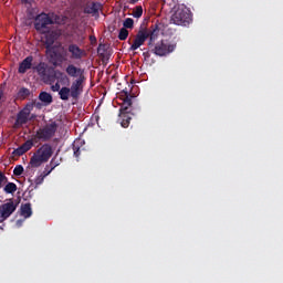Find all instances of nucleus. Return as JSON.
<instances>
[{
    "label": "nucleus",
    "instance_id": "f257e3e1",
    "mask_svg": "<svg viewBox=\"0 0 283 283\" xmlns=\"http://www.w3.org/2000/svg\"><path fill=\"white\" fill-rule=\"evenodd\" d=\"M158 32H160V29L158 28V24L153 25V29H140L136 36L135 40L133 41V44L130 45V51L136 52L140 45L145 44V41H148V46L151 48L154 43L156 42V39H158Z\"/></svg>",
    "mask_w": 283,
    "mask_h": 283
},
{
    "label": "nucleus",
    "instance_id": "f03ea898",
    "mask_svg": "<svg viewBox=\"0 0 283 283\" xmlns=\"http://www.w3.org/2000/svg\"><path fill=\"white\" fill-rule=\"evenodd\" d=\"M54 154V150L52 149V145L44 144L40 148L36 149L35 154L30 159L29 167H32V169H38V167H41L44 163H48L50 158H52V155Z\"/></svg>",
    "mask_w": 283,
    "mask_h": 283
},
{
    "label": "nucleus",
    "instance_id": "7ed1b4c3",
    "mask_svg": "<svg viewBox=\"0 0 283 283\" xmlns=\"http://www.w3.org/2000/svg\"><path fill=\"white\" fill-rule=\"evenodd\" d=\"M33 70H35L38 76L45 83V85L54 84V74L56 72L54 66H50L45 62H40Z\"/></svg>",
    "mask_w": 283,
    "mask_h": 283
},
{
    "label": "nucleus",
    "instance_id": "20e7f679",
    "mask_svg": "<svg viewBox=\"0 0 283 283\" xmlns=\"http://www.w3.org/2000/svg\"><path fill=\"white\" fill-rule=\"evenodd\" d=\"M171 23L175 25L187 27L191 23V11L187 8L177 9L170 19Z\"/></svg>",
    "mask_w": 283,
    "mask_h": 283
},
{
    "label": "nucleus",
    "instance_id": "39448f33",
    "mask_svg": "<svg viewBox=\"0 0 283 283\" xmlns=\"http://www.w3.org/2000/svg\"><path fill=\"white\" fill-rule=\"evenodd\" d=\"M31 113H32V105L28 104L23 109H21L17 114V118L13 124V127H15V129H19L22 125H28L29 120L36 118V115L30 116Z\"/></svg>",
    "mask_w": 283,
    "mask_h": 283
},
{
    "label": "nucleus",
    "instance_id": "423d86ee",
    "mask_svg": "<svg viewBox=\"0 0 283 283\" xmlns=\"http://www.w3.org/2000/svg\"><path fill=\"white\" fill-rule=\"evenodd\" d=\"M56 122H52L51 124L38 129L35 138H38V140H43V143H46V140H50L54 136V134H56Z\"/></svg>",
    "mask_w": 283,
    "mask_h": 283
},
{
    "label": "nucleus",
    "instance_id": "0eeeda50",
    "mask_svg": "<svg viewBox=\"0 0 283 283\" xmlns=\"http://www.w3.org/2000/svg\"><path fill=\"white\" fill-rule=\"evenodd\" d=\"M174 50H176V44L167 40H161L154 46L153 52L156 56H167V54H171Z\"/></svg>",
    "mask_w": 283,
    "mask_h": 283
},
{
    "label": "nucleus",
    "instance_id": "6e6552de",
    "mask_svg": "<svg viewBox=\"0 0 283 283\" xmlns=\"http://www.w3.org/2000/svg\"><path fill=\"white\" fill-rule=\"evenodd\" d=\"M122 94H124L125 98L119 108V114H132V116H136L140 109L132 106V96L129 95V91L123 90Z\"/></svg>",
    "mask_w": 283,
    "mask_h": 283
},
{
    "label": "nucleus",
    "instance_id": "1a4fd4ad",
    "mask_svg": "<svg viewBox=\"0 0 283 283\" xmlns=\"http://www.w3.org/2000/svg\"><path fill=\"white\" fill-rule=\"evenodd\" d=\"M54 23V20L50 18V15L45 12H42L38 14L34 19V28L38 32H41V30H45L48 25H52Z\"/></svg>",
    "mask_w": 283,
    "mask_h": 283
},
{
    "label": "nucleus",
    "instance_id": "9d476101",
    "mask_svg": "<svg viewBox=\"0 0 283 283\" xmlns=\"http://www.w3.org/2000/svg\"><path fill=\"white\" fill-rule=\"evenodd\" d=\"M83 83H85V77H77L72 82L71 87H69L71 98H74V101L78 99V96L83 94Z\"/></svg>",
    "mask_w": 283,
    "mask_h": 283
},
{
    "label": "nucleus",
    "instance_id": "9b49d317",
    "mask_svg": "<svg viewBox=\"0 0 283 283\" xmlns=\"http://www.w3.org/2000/svg\"><path fill=\"white\" fill-rule=\"evenodd\" d=\"M67 51L71 54L70 59L73 61H81L87 56V52L75 43L69 44Z\"/></svg>",
    "mask_w": 283,
    "mask_h": 283
},
{
    "label": "nucleus",
    "instance_id": "f8f14e48",
    "mask_svg": "<svg viewBox=\"0 0 283 283\" xmlns=\"http://www.w3.org/2000/svg\"><path fill=\"white\" fill-rule=\"evenodd\" d=\"M17 207L18 205L14 203V200L10 199L9 202L7 203H2L0 206V213L2 214V218L4 220H8V218H10V216H12V213H14V211H17Z\"/></svg>",
    "mask_w": 283,
    "mask_h": 283
},
{
    "label": "nucleus",
    "instance_id": "ddd939ff",
    "mask_svg": "<svg viewBox=\"0 0 283 283\" xmlns=\"http://www.w3.org/2000/svg\"><path fill=\"white\" fill-rule=\"evenodd\" d=\"M65 73L71 78H85V70L75 66L74 64H69L65 69Z\"/></svg>",
    "mask_w": 283,
    "mask_h": 283
},
{
    "label": "nucleus",
    "instance_id": "4468645a",
    "mask_svg": "<svg viewBox=\"0 0 283 283\" xmlns=\"http://www.w3.org/2000/svg\"><path fill=\"white\" fill-rule=\"evenodd\" d=\"M103 10V3L101 2H87L84 7V14H92V17H98V12Z\"/></svg>",
    "mask_w": 283,
    "mask_h": 283
},
{
    "label": "nucleus",
    "instance_id": "2eb2a0df",
    "mask_svg": "<svg viewBox=\"0 0 283 283\" xmlns=\"http://www.w3.org/2000/svg\"><path fill=\"white\" fill-rule=\"evenodd\" d=\"M32 147H34V139H29L24 144H22L20 147L15 148L12 151V156H18V157L23 156V154H28V151H30Z\"/></svg>",
    "mask_w": 283,
    "mask_h": 283
},
{
    "label": "nucleus",
    "instance_id": "dca6fc26",
    "mask_svg": "<svg viewBox=\"0 0 283 283\" xmlns=\"http://www.w3.org/2000/svg\"><path fill=\"white\" fill-rule=\"evenodd\" d=\"M56 81L61 85H70V75L61 70H55V73L53 75V83H55Z\"/></svg>",
    "mask_w": 283,
    "mask_h": 283
},
{
    "label": "nucleus",
    "instance_id": "f3484780",
    "mask_svg": "<svg viewBox=\"0 0 283 283\" xmlns=\"http://www.w3.org/2000/svg\"><path fill=\"white\" fill-rule=\"evenodd\" d=\"M34 61V57L32 55L27 56L20 64L18 72L19 74H25L28 70H32V62Z\"/></svg>",
    "mask_w": 283,
    "mask_h": 283
},
{
    "label": "nucleus",
    "instance_id": "a211bd4d",
    "mask_svg": "<svg viewBox=\"0 0 283 283\" xmlns=\"http://www.w3.org/2000/svg\"><path fill=\"white\" fill-rule=\"evenodd\" d=\"M97 54L102 61H108L109 56H107V44H99L97 48Z\"/></svg>",
    "mask_w": 283,
    "mask_h": 283
},
{
    "label": "nucleus",
    "instance_id": "6ab92c4d",
    "mask_svg": "<svg viewBox=\"0 0 283 283\" xmlns=\"http://www.w3.org/2000/svg\"><path fill=\"white\" fill-rule=\"evenodd\" d=\"M119 118L122 119V127L127 128L129 127V123L132 120V113H119Z\"/></svg>",
    "mask_w": 283,
    "mask_h": 283
},
{
    "label": "nucleus",
    "instance_id": "aec40b11",
    "mask_svg": "<svg viewBox=\"0 0 283 283\" xmlns=\"http://www.w3.org/2000/svg\"><path fill=\"white\" fill-rule=\"evenodd\" d=\"M21 216L23 218H31L32 217V205L31 203H24L20 208Z\"/></svg>",
    "mask_w": 283,
    "mask_h": 283
},
{
    "label": "nucleus",
    "instance_id": "412c9836",
    "mask_svg": "<svg viewBox=\"0 0 283 283\" xmlns=\"http://www.w3.org/2000/svg\"><path fill=\"white\" fill-rule=\"evenodd\" d=\"M56 41V38L52 34H46L45 40H44V45L46 52H51L52 45H54V42Z\"/></svg>",
    "mask_w": 283,
    "mask_h": 283
},
{
    "label": "nucleus",
    "instance_id": "4be33fe9",
    "mask_svg": "<svg viewBox=\"0 0 283 283\" xmlns=\"http://www.w3.org/2000/svg\"><path fill=\"white\" fill-rule=\"evenodd\" d=\"M59 96L61 101H70V96H72V92L70 91V87L64 86L60 90Z\"/></svg>",
    "mask_w": 283,
    "mask_h": 283
},
{
    "label": "nucleus",
    "instance_id": "5701e85b",
    "mask_svg": "<svg viewBox=\"0 0 283 283\" xmlns=\"http://www.w3.org/2000/svg\"><path fill=\"white\" fill-rule=\"evenodd\" d=\"M39 99L45 105H50L52 103V94L48 92H41L39 95Z\"/></svg>",
    "mask_w": 283,
    "mask_h": 283
},
{
    "label": "nucleus",
    "instance_id": "b1692460",
    "mask_svg": "<svg viewBox=\"0 0 283 283\" xmlns=\"http://www.w3.org/2000/svg\"><path fill=\"white\" fill-rule=\"evenodd\" d=\"M59 165H61V161L59 159H56V157H53L49 164L50 170L46 171L44 176H50L52 174V171H54V169H56V167H59Z\"/></svg>",
    "mask_w": 283,
    "mask_h": 283
},
{
    "label": "nucleus",
    "instance_id": "393cba45",
    "mask_svg": "<svg viewBox=\"0 0 283 283\" xmlns=\"http://www.w3.org/2000/svg\"><path fill=\"white\" fill-rule=\"evenodd\" d=\"M3 190L6 193H14L17 191V184L8 182Z\"/></svg>",
    "mask_w": 283,
    "mask_h": 283
},
{
    "label": "nucleus",
    "instance_id": "a878e982",
    "mask_svg": "<svg viewBox=\"0 0 283 283\" xmlns=\"http://www.w3.org/2000/svg\"><path fill=\"white\" fill-rule=\"evenodd\" d=\"M127 36H129V31L123 27L119 30L118 39L119 41H127Z\"/></svg>",
    "mask_w": 283,
    "mask_h": 283
},
{
    "label": "nucleus",
    "instance_id": "bb28decb",
    "mask_svg": "<svg viewBox=\"0 0 283 283\" xmlns=\"http://www.w3.org/2000/svg\"><path fill=\"white\" fill-rule=\"evenodd\" d=\"M123 25L126 30H132L134 28V19L127 18L124 20Z\"/></svg>",
    "mask_w": 283,
    "mask_h": 283
},
{
    "label": "nucleus",
    "instance_id": "cd10ccee",
    "mask_svg": "<svg viewBox=\"0 0 283 283\" xmlns=\"http://www.w3.org/2000/svg\"><path fill=\"white\" fill-rule=\"evenodd\" d=\"M18 96L20 98H28V96H30V88H25V87L20 88Z\"/></svg>",
    "mask_w": 283,
    "mask_h": 283
},
{
    "label": "nucleus",
    "instance_id": "c85d7f7f",
    "mask_svg": "<svg viewBox=\"0 0 283 283\" xmlns=\"http://www.w3.org/2000/svg\"><path fill=\"white\" fill-rule=\"evenodd\" d=\"M133 17L135 19H140V17H143V7L142 6H137L135 8V10L133 11Z\"/></svg>",
    "mask_w": 283,
    "mask_h": 283
},
{
    "label": "nucleus",
    "instance_id": "c756f323",
    "mask_svg": "<svg viewBox=\"0 0 283 283\" xmlns=\"http://www.w3.org/2000/svg\"><path fill=\"white\" fill-rule=\"evenodd\" d=\"M23 167L21 165H17L13 169V176H23Z\"/></svg>",
    "mask_w": 283,
    "mask_h": 283
},
{
    "label": "nucleus",
    "instance_id": "7c9ffc66",
    "mask_svg": "<svg viewBox=\"0 0 283 283\" xmlns=\"http://www.w3.org/2000/svg\"><path fill=\"white\" fill-rule=\"evenodd\" d=\"M45 175H40L39 177L35 178V185L39 186V185H43V181L45 180Z\"/></svg>",
    "mask_w": 283,
    "mask_h": 283
},
{
    "label": "nucleus",
    "instance_id": "2f4dec72",
    "mask_svg": "<svg viewBox=\"0 0 283 283\" xmlns=\"http://www.w3.org/2000/svg\"><path fill=\"white\" fill-rule=\"evenodd\" d=\"M3 182H8V177H6V174L0 171V189L3 187Z\"/></svg>",
    "mask_w": 283,
    "mask_h": 283
},
{
    "label": "nucleus",
    "instance_id": "473e14b6",
    "mask_svg": "<svg viewBox=\"0 0 283 283\" xmlns=\"http://www.w3.org/2000/svg\"><path fill=\"white\" fill-rule=\"evenodd\" d=\"M73 154H74L75 158H78V156H81V148L74 145Z\"/></svg>",
    "mask_w": 283,
    "mask_h": 283
},
{
    "label": "nucleus",
    "instance_id": "72a5a7b5",
    "mask_svg": "<svg viewBox=\"0 0 283 283\" xmlns=\"http://www.w3.org/2000/svg\"><path fill=\"white\" fill-rule=\"evenodd\" d=\"M52 92H61V84L56 82L54 85L51 86Z\"/></svg>",
    "mask_w": 283,
    "mask_h": 283
},
{
    "label": "nucleus",
    "instance_id": "f704fd0d",
    "mask_svg": "<svg viewBox=\"0 0 283 283\" xmlns=\"http://www.w3.org/2000/svg\"><path fill=\"white\" fill-rule=\"evenodd\" d=\"M48 171H50V166L49 165L45 166L44 171H43V176H45V174H48Z\"/></svg>",
    "mask_w": 283,
    "mask_h": 283
},
{
    "label": "nucleus",
    "instance_id": "c9c22d12",
    "mask_svg": "<svg viewBox=\"0 0 283 283\" xmlns=\"http://www.w3.org/2000/svg\"><path fill=\"white\" fill-rule=\"evenodd\" d=\"M90 41H91L92 43H96V36L91 35V36H90Z\"/></svg>",
    "mask_w": 283,
    "mask_h": 283
},
{
    "label": "nucleus",
    "instance_id": "e433bc0d",
    "mask_svg": "<svg viewBox=\"0 0 283 283\" xmlns=\"http://www.w3.org/2000/svg\"><path fill=\"white\" fill-rule=\"evenodd\" d=\"M23 226V220H18L17 221V227H22Z\"/></svg>",
    "mask_w": 283,
    "mask_h": 283
},
{
    "label": "nucleus",
    "instance_id": "4c0bfd02",
    "mask_svg": "<svg viewBox=\"0 0 283 283\" xmlns=\"http://www.w3.org/2000/svg\"><path fill=\"white\" fill-rule=\"evenodd\" d=\"M2 222H6V219L3 218V214L0 213V224H1Z\"/></svg>",
    "mask_w": 283,
    "mask_h": 283
},
{
    "label": "nucleus",
    "instance_id": "58836bf2",
    "mask_svg": "<svg viewBox=\"0 0 283 283\" xmlns=\"http://www.w3.org/2000/svg\"><path fill=\"white\" fill-rule=\"evenodd\" d=\"M130 3H138V0H130Z\"/></svg>",
    "mask_w": 283,
    "mask_h": 283
},
{
    "label": "nucleus",
    "instance_id": "ea45409f",
    "mask_svg": "<svg viewBox=\"0 0 283 283\" xmlns=\"http://www.w3.org/2000/svg\"><path fill=\"white\" fill-rule=\"evenodd\" d=\"M1 98H3V92L2 91H0V101H1Z\"/></svg>",
    "mask_w": 283,
    "mask_h": 283
},
{
    "label": "nucleus",
    "instance_id": "a19ab883",
    "mask_svg": "<svg viewBox=\"0 0 283 283\" xmlns=\"http://www.w3.org/2000/svg\"><path fill=\"white\" fill-rule=\"evenodd\" d=\"M35 106H36V107H41V103H36Z\"/></svg>",
    "mask_w": 283,
    "mask_h": 283
}]
</instances>
